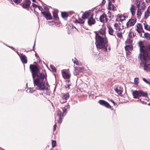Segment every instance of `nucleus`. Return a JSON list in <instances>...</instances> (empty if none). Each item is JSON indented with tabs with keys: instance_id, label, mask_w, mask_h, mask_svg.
Here are the masks:
<instances>
[{
	"instance_id": "1",
	"label": "nucleus",
	"mask_w": 150,
	"mask_h": 150,
	"mask_svg": "<svg viewBox=\"0 0 150 150\" xmlns=\"http://www.w3.org/2000/svg\"><path fill=\"white\" fill-rule=\"evenodd\" d=\"M30 69L31 71L32 75L34 80V84L37 90H43L45 89V82L43 80L45 76L42 73H39V69L35 65L30 64Z\"/></svg>"
},
{
	"instance_id": "2",
	"label": "nucleus",
	"mask_w": 150,
	"mask_h": 150,
	"mask_svg": "<svg viewBox=\"0 0 150 150\" xmlns=\"http://www.w3.org/2000/svg\"><path fill=\"white\" fill-rule=\"evenodd\" d=\"M106 27H103L98 32H95L96 34L95 44L97 48L101 49L103 47L104 44L108 42L106 37Z\"/></svg>"
},
{
	"instance_id": "3",
	"label": "nucleus",
	"mask_w": 150,
	"mask_h": 150,
	"mask_svg": "<svg viewBox=\"0 0 150 150\" xmlns=\"http://www.w3.org/2000/svg\"><path fill=\"white\" fill-rule=\"evenodd\" d=\"M140 54H139L140 59L142 61L150 60V44H148L146 47L143 45L142 42L139 43Z\"/></svg>"
},
{
	"instance_id": "4",
	"label": "nucleus",
	"mask_w": 150,
	"mask_h": 150,
	"mask_svg": "<svg viewBox=\"0 0 150 150\" xmlns=\"http://www.w3.org/2000/svg\"><path fill=\"white\" fill-rule=\"evenodd\" d=\"M133 95L134 98H139L141 96L146 97L147 96V93L143 92L142 91H135L133 92Z\"/></svg>"
},
{
	"instance_id": "5",
	"label": "nucleus",
	"mask_w": 150,
	"mask_h": 150,
	"mask_svg": "<svg viewBox=\"0 0 150 150\" xmlns=\"http://www.w3.org/2000/svg\"><path fill=\"white\" fill-rule=\"evenodd\" d=\"M137 21L136 18L133 17L130 19L126 23V26L127 28H130L134 26Z\"/></svg>"
},
{
	"instance_id": "6",
	"label": "nucleus",
	"mask_w": 150,
	"mask_h": 150,
	"mask_svg": "<svg viewBox=\"0 0 150 150\" xmlns=\"http://www.w3.org/2000/svg\"><path fill=\"white\" fill-rule=\"evenodd\" d=\"M136 30L139 33V35L141 34L144 33V31L143 29V25L142 22V23H137L135 26Z\"/></svg>"
},
{
	"instance_id": "7",
	"label": "nucleus",
	"mask_w": 150,
	"mask_h": 150,
	"mask_svg": "<svg viewBox=\"0 0 150 150\" xmlns=\"http://www.w3.org/2000/svg\"><path fill=\"white\" fill-rule=\"evenodd\" d=\"M62 76L64 79H68L71 77V75L67 70L63 69L62 70Z\"/></svg>"
},
{
	"instance_id": "8",
	"label": "nucleus",
	"mask_w": 150,
	"mask_h": 150,
	"mask_svg": "<svg viewBox=\"0 0 150 150\" xmlns=\"http://www.w3.org/2000/svg\"><path fill=\"white\" fill-rule=\"evenodd\" d=\"M144 34H141L140 36L142 38H144L150 41V34L147 33L145 32L144 31V33H143Z\"/></svg>"
},
{
	"instance_id": "9",
	"label": "nucleus",
	"mask_w": 150,
	"mask_h": 150,
	"mask_svg": "<svg viewBox=\"0 0 150 150\" xmlns=\"http://www.w3.org/2000/svg\"><path fill=\"white\" fill-rule=\"evenodd\" d=\"M114 90L118 95H120L122 94L123 91V89L121 86H117L114 88Z\"/></svg>"
},
{
	"instance_id": "10",
	"label": "nucleus",
	"mask_w": 150,
	"mask_h": 150,
	"mask_svg": "<svg viewBox=\"0 0 150 150\" xmlns=\"http://www.w3.org/2000/svg\"><path fill=\"white\" fill-rule=\"evenodd\" d=\"M107 27L108 28V32L109 34L114 36L115 38H116V33L114 32V30L112 27L110 25H107Z\"/></svg>"
},
{
	"instance_id": "11",
	"label": "nucleus",
	"mask_w": 150,
	"mask_h": 150,
	"mask_svg": "<svg viewBox=\"0 0 150 150\" xmlns=\"http://www.w3.org/2000/svg\"><path fill=\"white\" fill-rule=\"evenodd\" d=\"M93 15L88 12H85L82 16V18L85 20L86 19H88L90 17H93Z\"/></svg>"
},
{
	"instance_id": "12",
	"label": "nucleus",
	"mask_w": 150,
	"mask_h": 150,
	"mask_svg": "<svg viewBox=\"0 0 150 150\" xmlns=\"http://www.w3.org/2000/svg\"><path fill=\"white\" fill-rule=\"evenodd\" d=\"M30 0H25L22 3V6L24 8H28L30 6Z\"/></svg>"
},
{
	"instance_id": "13",
	"label": "nucleus",
	"mask_w": 150,
	"mask_h": 150,
	"mask_svg": "<svg viewBox=\"0 0 150 150\" xmlns=\"http://www.w3.org/2000/svg\"><path fill=\"white\" fill-rule=\"evenodd\" d=\"M41 13L45 17L47 20H51L52 19V17L49 12L43 11Z\"/></svg>"
},
{
	"instance_id": "14",
	"label": "nucleus",
	"mask_w": 150,
	"mask_h": 150,
	"mask_svg": "<svg viewBox=\"0 0 150 150\" xmlns=\"http://www.w3.org/2000/svg\"><path fill=\"white\" fill-rule=\"evenodd\" d=\"M130 12L132 15L134 16L135 15L136 11V7L135 5L133 4H132L130 8Z\"/></svg>"
},
{
	"instance_id": "15",
	"label": "nucleus",
	"mask_w": 150,
	"mask_h": 150,
	"mask_svg": "<svg viewBox=\"0 0 150 150\" xmlns=\"http://www.w3.org/2000/svg\"><path fill=\"white\" fill-rule=\"evenodd\" d=\"M99 103L100 105H104L106 108H110L111 107L108 103L104 100H100L99 101Z\"/></svg>"
},
{
	"instance_id": "16",
	"label": "nucleus",
	"mask_w": 150,
	"mask_h": 150,
	"mask_svg": "<svg viewBox=\"0 0 150 150\" xmlns=\"http://www.w3.org/2000/svg\"><path fill=\"white\" fill-rule=\"evenodd\" d=\"M69 97V95L68 93H67L63 94L62 96V98L64 100V101H62V100H60L61 103H63L66 102V100L68 99Z\"/></svg>"
},
{
	"instance_id": "17",
	"label": "nucleus",
	"mask_w": 150,
	"mask_h": 150,
	"mask_svg": "<svg viewBox=\"0 0 150 150\" xmlns=\"http://www.w3.org/2000/svg\"><path fill=\"white\" fill-rule=\"evenodd\" d=\"M100 22L103 23H106L108 20L106 15L105 14H103L100 16Z\"/></svg>"
},
{
	"instance_id": "18",
	"label": "nucleus",
	"mask_w": 150,
	"mask_h": 150,
	"mask_svg": "<svg viewBox=\"0 0 150 150\" xmlns=\"http://www.w3.org/2000/svg\"><path fill=\"white\" fill-rule=\"evenodd\" d=\"M150 16V6L148 7V9L145 12L144 18L146 19L148 18Z\"/></svg>"
},
{
	"instance_id": "19",
	"label": "nucleus",
	"mask_w": 150,
	"mask_h": 150,
	"mask_svg": "<svg viewBox=\"0 0 150 150\" xmlns=\"http://www.w3.org/2000/svg\"><path fill=\"white\" fill-rule=\"evenodd\" d=\"M96 22L95 20L93 18V17H90L88 20V25H92L94 24Z\"/></svg>"
},
{
	"instance_id": "20",
	"label": "nucleus",
	"mask_w": 150,
	"mask_h": 150,
	"mask_svg": "<svg viewBox=\"0 0 150 150\" xmlns=\"http://www.w3.org/2000/svg\"><path fill=\"white\" fill-rule=\"evenodd\" d=\"M20 59L23 63L26 64L27 63V60L26 59V57L23 54L19 55Z\"/></svg>"
},
{
	"instance_id": "21",
	"label": "nucleus",
	"mask_w": 150,
	"mask_h": 150,
	"mask_svg": "<svg viewBox=\"0 0 150 150\" xmlns=\"http://www.w3.org/2000/svg\"><path fill=\"white\" fill-rule=\"evenodd\" d=\"M126 52H130L133 50V46L132 45H128L125 47Z\"/></svg>"
},
{
	"instance_id": "22",
	"label": "nucleus",
	"mask_w": 150,
	"mask_h": 150,
	"mask_svg": "<svg viewBox=\"0 0 150 150\" xmlns=\"http://www.w3.org/2000/svg\"><path fill=\"white\" fill-rule=\"evenodd\" d=\"M142 9L141 8L137 9L136 13L137 18L139 19L141 18V15L142 14Z\"/></svg>"
},
{
	"instance_id": "23",
	"label": "nucleus",
	"mask_w": 150,
	"mask_h": 150,
	"mask_svg": "<svg viewBox=\"0 0 150 150\" xmlns=\"http://www.w3.org/2000/svg\"><path fill=\"white\" fill-rule=\"evenodd\" d=\"M62 112L60 111H58L57 112V115L59 117L58 122L59 123H61L62 122Z\"/></svg>"
},
{
	"instance_id": "24",
	"label": "nucleus",
	"mask_w": 150,
	"mask_h": 150,
	"mask_svg": "<svg viewBox=\"0 0 150 150\" xmlns=\"http://www.w3.org/2000/svg\"><path fill=\"white\" fill-rule=\"evenodd\" d=\"M106 43H105L104 44V46L102 48L105 51H106L107 52L108 51H110V46L109 45H105V44ZM102 49V48H101Z\"/></svg>"
},
{
	"instance_id": "25",
	"label": "nucleus",
	"mask_w": 150,
	"mask_h": 150,
	"mask_svg": "<svg viewBox=\"0 0 150 150\" xmlns=\"http://www.w3.org/2000/svg\"><path fill=\"white\" fill-rule=\"evenodd\" d=\"M142 23L144 28L147 30L150 31V26L146 22H142Z\"/></svg>"
},
{
	"instance_id": "26",
	"label": "nucleus",
	"mask_w": 150,
	"mask_h": 150,
	"mask_svg": "<svg viewBox=\"0 0 150 150\" xmlns=\"http://www.w3.org/2000/svg\"><path fill=\"white\" fill-rule=\"evenodd\" d=\"M69 105H68L65 106L64 108H62L63 112L62 115V116L65 115L66 114L67 111L68 109L69 108Z\"/></svg>"
},
{
	"instance_id": "27",
	"label": "nucleus",
	"mask_w": 150,
	"mask_h": 150,
	"mask_svg": "<svg viewBox=\"0 0 150 150\" xmlns=\"http://www.w3.org/2000/svg\"><path fill=\"white\" fill-rule=\"evenodd\" d=\"M114 26L116 30V33L118 32H122L120 26L117 24H115Z\"/></svg>"
},
{
	"instance_id": "28",
	"label": "nucleus",
	"mask_w": 150,
	"mask_h": 150,
	"mask_svg": "<svg viewBox=\"0 0 150 150\" xmlns=\"http://www.w3.org/2000/svg\"><path fill=\"white\" fill-rule=\"evenodd\" d=\"M144 69L147 71H150V64L145 63L144 64Z\"/></svg>"
},
{
	"instance_id": "29",
	"label": "nucleus",
	"mask_w": 150,
	"mask_h": 150,
	"mask_svg": "<svg viewBox=\"0 0 150 150\" xmlns=\"http://www.w3.org/2000/svg\"><path fill=\"white\" fill-rule=\"evenodd\" d=\"M72 60L74 63L77 65H82L81 63L80 62L78 61L76 58H75L74 59H72Z\"/></svg>"
},
{
	"instance_id": "30",
	"label": "nucleus",
	"mask_w": 150,
	"mask_h": 150,
	"mask_svg": "<svg viewBox=\"0 0 150 150\" xmlns=\"http://www.w3.org/2000/svg\"><path fill=\"white\" fill-rule=\"evenodd\" d=\"M133 40L132 38H128L126 41V43L127 44L131 45Z\"/></svg>"
},
{
	"instance_id": "31",
	"label": "nucleus",
	"mask_w": 150,
	"mask_h": 150,
	"mask_svg": "<svg viewBox=\"0 0 150 150\" xmlns=\"http://www.w3.org/2000/svg\"><path fill=\"white\" fill-rule=\"evenodd\" d=\"M74 22L75 23H79L80 24H83L84 23V20H83V19H79V20H76L74 21Z\"/></svg>"
},
{
	"instance_id": "32",
	"label": "nucleus",
	"mask_w": 150,
	"mask_h": 150,
	"mask_svg": "<svg viewBox=\"0 0 150 150\" xmlns=\"http://www.w3.org/2000/svg\"><path fill=\"white\" fill-rule=\"evenodd\" d=\"M67 86H66L65 87L66 88H68V89H70L69 87L71 86V83L70 82V80H68L66 81Z\"/></svg>"
},
{
	"instance_id": "33",
	"label": "nucleus",
	"mask_w": 150,
	"mask_h": 150,
	"mask_svg": "<svg viewBox=\"0 0 150 150\" xmlns=\"http://www.w3.org/2000/svg\"><path fill=\"white\" fill-rule=\"evenodd\" d=\"M61 16L62 18H65L67 17L68 16V15L67 13L65 12H62L61 14Z\"/></svg>"
},
{
	"instance_id": "34",
	"label": "nucleus",
	"mask_w": 150,
	"mask_h": 150,
	"mask_svg": "<svg viewBox=\"0 0 150 150\" xmlns=\"http://www.w3.org/2000/svg\"><path fill=\"white\" fill-rule=\"evenodd\" d=\"M53 15L54 18L55 20H57L58 19V14L56 12H53Z\"/></svg>"
},
{
	"instance_id": "35",
	"label": "nucleus",
	"mask_w": 150,
	"mask_h": 150,
	"mask_svg": "<svg viewBox=\"0 0 150 150\" xmlns=\"http://www.w3.org/2000/svg\"><path fill=\"white\" fill-rule=\"evenodd\" d=\"M117 33V36L120 39H122V32H118Z\"/></svg>"
},
{
	"instance_id": "36",
	"label": "nucleus",
	"mask_w": 150,
	"mask_h": 150,
	"mask_svg": "<svg viewBox=\"0 0 150 150\" xmlns=\"http://www.w3.org/2000/svg\"><path fill=\"white\" fill-rule=\"evenodd\" d=\"M34 91V90L32 88H30L26 90L27 92L30 93H33Z\"/></svg>"
},
{
	"instance_id": "37",
	"label": "nucleus",
	"mask_w": 150,
	"mask_h": 150,
	"mask_svg": "<svg viewBox=\"0 0 150 150\" xmlns=\"http://www.w3.org/2000/svg\"><path fill=\"white\" fill-rule=\"evenodd\" d=\"M128 36L130 38H132L134 36V35L133 33L130 32Z\"/></svg>"
},
{
	"instance_id": "38",
	"label": "nucleus",
	"mask_w": 150,
	"mask_h": 150,
	"mask_svg": "<svg viewBox=\"0 0 150 150\" xmlns=\"http://www.w3.org/2000/svg\"><path fill=\"white\" fill-rule=\"evenodd\" d=\"M50 67L53 71L56 72L57 69L54 66L52 65H50Z\"/></svg>"
},
{
	"instance_id": "39",
	"label": "nucleus",
	"mask_w": 150,
	"mask_h": 150,
	"mask_svg": "<svg viewBox=\"0 0 150 150\" xmlns=\"http://www.w3.org/2000/svg\"><path fill=\"white\" fill-rule=\"evenodd\" d=\"M134 84L137 85L139 83L138 79L137 78H135L134 79Z\"/></svg>"
},
{
	"instance_id": "40",
	"label": "nucleus",
	"mask_w": 150,
	"mask_h": 150,
	"mask_svg": "<svg viewBox=\"0 0 150 150\" xmlns=\"http://www.w3.org/2000/svg\"><path fill=\"white\" fill-rule=\"evenodd\" d=\"M136 5L137 6V9L141 8H140V3L139 1H137Z\"/></svg>"
},
{
	"instance_id": "41",
	"label": "nucleus",
	"mask_w": 150,
	"mask_h": 150,
	"mask_svg": "<svg viewBox=\"0 0 150 150\" xmlns=\"http://www.w3.org/2000/svg\"><path fill=\"white\" fill-rule=\"evenodd\" d=\"M143 81L145 82L146 83L150 85V82L147 80L145 78H143Z\"/></svg>"
},
{
	"instance_id": "42",
	"label": "nucleus",
	"mask_w": 150,
	"mask_h": 150,
	"mask_svg": "<svg viewBox=\"0 0 150 150\" xmlns=\"http://www.w3.org/2000/svg\"><path fill=\"white\" fill-rule=\"evenodd\" d=\"M56 142L55 141L52 140V147H54L56 146Z\"/></svg>"
},
{
	"instance_id": "43",
	"label": "nucleus",
	"mask_w": 150,
	"mask_h": 150,
	"mask_svg": "<svg viewBox=\"0 0 150 150\" xmlns=\"http://www.w3.org/2000/svg\"><path fill=\"white\" fill-rule=\"evenodd\" d=\"M13 1L15 3L18 4L20 3L22 0H13Z\"/></svg>"
},
{
	"instance_id": "44",
	"label": "nucleus",
	"mask_w": 150,
	"mask_h": 150,
	"mask_svg": "<svg viewBox=\"0 0 150 150\" xmlns=\"http://www.w3.org/2000/svg\"><path fill=\"white\" fill-rule=\"evenodd\" d=\"M83 69V68L82 67H77L76 68V70L78 71H81V70H82Z\"/></svg>"
},
{
	"instance_id": "45",
	"label": "nucleus",
	"mask_w": 150,
	"mask_h": 150,
	"mask_svg": "<svg viewBox=\"0 0 150 150\" xmlns=\"http://www.w3.org/2000/svg\"><path fill=\"white\" fill-rule=\"evenodd\" d=\"M32 6L35 8H36L38 6V5H37L34 3L33 4Z\"/></svg>"
},
{
	"instance_id": "46",
	"label": "nucleus",
	"mask_w": 150,
	"mask_h": 150,
	"mask_svg": "<svg viewBox=\"0 0 150 150\" xmlns=\"http://www.w3.org/2000/svg\"><path fill=\"white\" fill-rule=\"evenodd\" d=\"M38 9H39V10L41 11H42V7L40 6H38Z\"/></svg>"
},
{
	"instance_id": "47",
	"label": "nucleus",
	"mask_w": 150,
	"mask_h": 150,
	"mask_svg": "<svg viewBox=\"0 0 150 150\" xmlns=\"http://www.w3.org/2000/svg\"><path fill=\"white\" fill-rule=\"evenodd\" d=\"M139 100L141 102H142V103L143 104H145V103H146V102H145L144 101H144H143L142 100V99L141 98Z\"/></svg>"
},
{
	"instance_id": "48",
	"label": "nucleus",
	"mask_w": 150,
	"mask_h": 150,
	"mask_svg": "<svg viewBox=\"0 0 150 150\" xmlns=\"http://www.w3.org/2000/svg\"><path fill=\"white\" fill-rule=\"evenodd\" d=\"M53 127H54L53 131H54L56 129V124L54 125Z\"/></svg>"
},
{
	"instance_id": "49",
	"label": "nucleus",
	"mask_w": 150,
	"mask_h": 150,
	"mask_svg": "<svg viewBox=\"0 0 150 150\" xmlns=\"http://www.w3.org/2000/svg\"><path fill=\"white\" fill-rule=\"evenodd\" d=\"M108 5L109 7H110L111 6H112V2L111 1H109L108 3Z\"/></svg>"
},
{
	"instance_id": "50",
	"label": "nucleus",
	"mask_w": 150,
	"mask_h": 150,
	"mask_svg": "<svg viewBox=\"0 0 150 150\" xmlns=\"http://www.w3.org/2000/svg\"><path fill=\"white\" fill-rule=\"evenodd\" d=\"M105 0H103L102 1V4L103 5H104L105 4Z\"/></svg>"
},
{
	"instance_id": "51",
	"label": "nucleus",
	"mask_w": 150,
	"mask_h": 150,
	"mask_svg": "<svg viewBox=\"0 0 150 150\" xmlns=\"http://www.w3.org/2000/svg\"><path fill=\"white\" fill-rule=\"evenodd\" d=\"M145 7V6L144 5H143V6L142 7V8L144 9Z\"/></svg>"
},
{
	"instance_id": "52",
	"label": "nucleus",
	"mask_w": 150,
	"mask_h": 150,
	"mask_svg": "<svg viewBox=\"0 0 150 150\" xmlns=\"http://www.w3.org/2000/svg\"><path fill=\"white\" fill-rule=\"evenodd\" d=\"M111 100V101L113 103V104L114 105H115V102L113 100Z\"/></svg>"
},
{
	"instance_id": "53",
	"label": "nucleus",
	"mask_w": 150,
	"mask_h": 150,
	"mask_svg": "<svg viewBox=\"0 0 150 150\" xmlns=\"http://www.w3.org/2000/svg\"><path fill=\"white\" fill-rule=\"evenodd\" d=\"M35 42L34 45V46L33 47V50H34V46L35 45Z\"/></svg>"
},
{
	"instance_id": "54",
	"label": "nucleus",
	"mask_w": 150,
	"mask_h": 150,
	"mask_svg": "<svg viewBox=\"0 0 150 150\" xmlns=\"http://www.w3.org/2000/svg\"><path fill=\"white\" fill-rule=\"evenodd\" d=\"M32 0V1L33 2H35V0Z\"/></svg>"
},
{
	"instance_id": "55",
	"label": "nucleus",
	"mask_w": 150,
	"mask_h": 150,
	"mask_svg": "<svg viewBox=\"0 0 150 150\" xmlns=\"http://www.w3.org/2000/svg\"><path fill=\"white\" fill-rule=\"evenodd\" d=\"M56 117H55V120H56Z\"/></svg>"
},
{
	"instance_id": "56",
	"label": "nucleus",
	"mask_w": 150,
	"mask_h": 150,
	"mask_svg": "<svg viewBox=\"0 0 150 150\" xmlns=\"http://www.w3.org/2000/svg\"><path fill=\"white\" fill-rule=\"evenodd\" d=\"M113 8V10H114V8Z\"/></svg>"
},
{
	"instance_id": "57",
	"label": "nucleus",
	"mask_w": 150,
	"mask_h": 150,
	"mask_svg": "<svg viewBox=\"0 0 150 150\" xmlns=\"http://www.w3.org/2000/svg\"><path fill=\"white\" fill-rule=\"evenodd\" d=\"M35 55L36 56V54H35Z\"/></svg>"
}]
</instances>
